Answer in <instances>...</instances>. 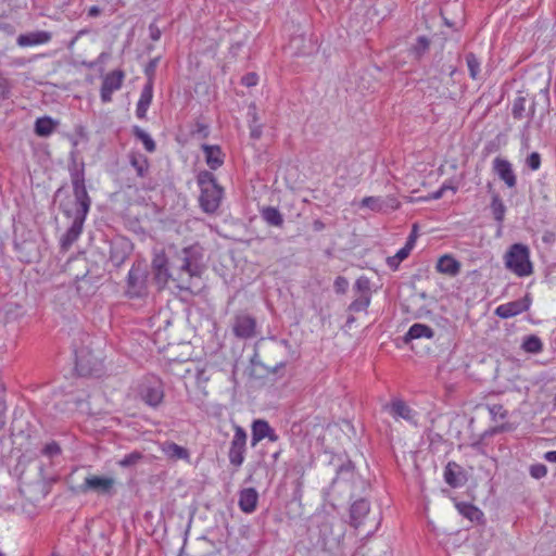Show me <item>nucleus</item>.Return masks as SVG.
I'll return each instance as SVG.
<instances>
[{"mask_svg": "<svg viewBox=\"0 0 556 556\" xmlns=\"http://www.w3.org/2000/svg\"><path fill=\"white\" fill-rule=\"evenodd\" d=\"M67 169L73 187V198L65 195L61 199L59 210L66 218L72 219V225L61 238L62 249H68L79 238L92 203L86 188L84 161L78 162L72 153Z\"/></svg>", "mask_w": 556, "mask_h": 556, "instance_id": "obj_1", "label": "nucleus"}, {"mask_svg": "<svg viewBox=\"0 0 556 556\" xmlns=\"http://www.w3.org/2000/svg\"><path fill=\"white\" fill-rule=\"evenodd\" d=\"M203 248L195 243L184 248L173 261V270H176L174 280L178 281V288L190 290L193 278H200L205 266L203 264Z\"/></svg>", "mask_w": 556, "mask_h": 556, "instance_id": "obj_2", "label": "nucleus"}, {"mask_svg": "<svg viewBox=\"0 0 556 556\" xmlns=\"http://www.w3.org/2000/svg\"><path fill=\"white\" fill-rule=\"evenodd\" d=\"M197 184L200 188L199 205L206 214L218 211L224 198V188L217 182L211 170H201L197 175Z\"/></svg>", "mask_w": 556, "mask_h": 556, "instance_id": "obj_3", "label": "nucleus"}, {"mask_svg": "<svg viewBox=\"0 0 556 556\" xmlns=\"http://www.w3.org/2000/svg\"><path fill=\"white\" fill-rule=\"evenodd\" d=\"M505 266L518 277L532 274L529 248L522 243L513 244L505 254Z\"/></svg>", "mask_w": 556, "mask_h": 556, "instance_id": "obj_4", "label": "nucleus"}, {"mask_svg": "<svg viewBox=\"0 0 556 556\" xmlns=\"http://www.w3.org/2000/svg\"><path fill=\"white\" fill-rule=\"evenodd\" d=\"M137 396L146 405L156 408L164 400V383L156 376H144L137 387Z\"/></svg>", "mask_w": 556, "mask_h": 556, "instance_id": "obj_5", "label": "nucleus"}, {"mask_svg": "<svg viewBox=\"0 0 556 556\" xmlns=\"http://www.w3.org/2000/svg\"><path fill=\"white\" fill-rule=\"evenodd\" d=\"M148 277L147 266L141 262L134 263L127 275L125 294L129 299L146 298L149 293Z\"/></svg>", "mask_w": 556, "mask_h": 556, "instance_id": "obj_6", "label": "nucleus"}, {"mask_svg": "<svg viewBox=\"0 0 556 556\" xmlns=\"http://www.w3.org/2000/svg\"><path fill=\"white\" fill-rule=\"evenodd\" d=\"M247 440L248 435L245 430L240 426H236L235 434L232 437L230 447L228 451V459L230 465L235 467V470H238L244 462L247 452Z\"/></svg>", "mask_w": 556, "mask_h": 556, "instance_id": "obj_7", "label": "nucleus"}, {"mask_svg": "<svg viewBox=\"0 0 556 556\" xmlns=\"http://www.w3.org/2000/svg\"><path fill=\"white\" fill-rule=\"evenodd\" d=\"M115 480L111 477L104 476H88L84 482L79 485L81 493H88L90 491L101 495H113L114 494Z\"/></svg>", "mask_w": 556, "mask_h": 556, "instance_id": "obj_8", "label": "nucleus"}, {"mask_svg": "<svg viewBox=\"0 0 556 556\" xmlns=\"http://www.w3.org/2000/svg\"><path fill=\"white\" fill-rule=\"evenodd\" d=\"M256 319L245 313H239L233 317L232 332L239 339H252L256 336Z\"/></svg>", "mask_w": 556, "mask_h": 556, "instance_id": "obj_9", "label": "nucleus"}, {"mask_svg": "<svg viewBox=\"0 0 556 556\" xmlns=\"http://www.w3.org/2000/svg\"><path fill=\"white\" fill-rule=\"evenodd\" d=\"M125 73L122 70L112 71L103 77L100 89V98L103 103L112 101V94L122 88Z\"/></svg>", "mask_w": 556, "mask_h": 556, "instance_id": "obj_10", "label": "nucleus"}, {"mask_svg": "<svg viewBox=\"0 0 556 556\" xmlns=\"http://www.w3.org/2000/svg\"><path fill=\"white\" fill-rule=\"evenodd\" d=\"M400 201L394 195L387 197H365L361 201V207L369 208L377 213H388L400 207Z\"/></svg>", "mask_w": 556, "mask_h": 556, "instance_id": "obj_11", "label": "nucleus"}, {"mask_svg": "<svg viewBox=\"0 0 556 556\" xmlns=\"http://www.w3.org/2000/svg\"><path fill=\"white\" fill-rule=\"evenodd\" d=\"M384 409L395 419H404L405 421L417 425L418 413L414 410L405 401L402 399H393L389 404L384 406Z\"/></svg>", "mask_w": 556, "mask_h": 556, "instance_id": "obj_12", "label": "nucleus"}, {"mask_svg": "<svg viewBox=\"0 0 556 556\" xmlns=\"http://www.w3.org/2000/svg\"><path fill=\"white\" fill-rule=\"evenodd\" d=\"M531 296L527 293L522 299L507 302L498 305L495 308V315L502 319L515 317L523 312H527L531 306Z\"/></svg>", "mask_w": 556, "mask_h": 556, "instance_id": "obj_13", "label": "nucleus"}, {"mask_svg": "<svg viewBox=\"0 0 556 556\" xmlns=\"http://www.w3.org/2000/svg\"><path fill=\"white\" fill-rule=\"evenodd\" d=\"M535 114V101L519 93L513 101L511 115L514 119L521 121L528 118V124L533 119Z\"/></svg>", "mask_w": 556, "mask_h": 556, "instance_id": "obj_14", "label": "nucleus"}, {"mask_svg": "<svg viewBox=\"0 0 556 556\" xmlns=\"http://www.w3.org/2000/svg\"><path fill=\"white\" fill-rule=\"evenodd\" d=\"M493 170L508 188L513 189L517 186V176L508 160L495 157L493 161Z\"/></svg>", "mask_w": 556, "mask_h": 556, "instance_id": "obj_15", "label": "nucleus"}, {"mask_svg": "<svg viewBox=\"0 0 556 556\" xmlns=\"http://www.w3.org/2000/svg\"><path fill=\"white\" fill-rule=\"evenodd\" d=\"M267 438L271 442L278 441L279 437L264 419H256L252 422L251 445L254 447L263 439Z\"/></svg>", "mask_w": 556, "mask_h": 556, "instance_id": "obj_16", "label": "nucleus"}, {"mask_svg": "<svg viewBox=\"0 0 556 556\" xmlns=\"http://www.w3.org/2000/svg\"><path fill=\"white\" fill-rule=\"evenodd\" d=\"M444 481L453 489L462 488L467 482L463 467L455 462H448L444 468Z\"/></svg>", "mask_w": 556, "mask_h": 556, "instance_id": "obj_17", "label": "nucleus"}, {"mask_svg": "<svg viewBox=\"0 0 556 556\" xmlns=\"http://www.w3.org/2000/svg\"><path fill=\"white\" fill-rule=\"evenodd\" d=\"M152 268H153L155 283L159 286L160 289H162L166 286L169 278H172L174 280V277H176V270H174L173 273H169L168 267H167V258L164 255L156 256L153 260Z\"/></svg>", "mask_w": 556, "mask_h": 556, "instance_id": "obj_18", "label": "nucleus"}, {"mask_svg": "<svg viewBox=\"0 0 556 556\" xmlns=\"http://www.w3.org/2000/svg\"><path fill=\"white\" fill-rule=\"evenodd\" d=\"M201 149L205 155V163L211 170H216L223 166L225 162V153L217 144L204 143Z\"/></svg>", "mask_w": 556, "mask_h": 556, "instance_id": "obj_19", "label": "nucleus"}, {"mask_svg": "<svg viewBox=\"0 0 556 556\" xmlns=\"http://www.w3.org/2000/svg\"><path fill=\"white\" fill-rule=\"evenodd\" d=\"M52 38V34L47 30H37L27 34H21L16 38V43L20 47H30L48 43Z\"/></svg>", "mask_w": 556, "mask_h": 556, "instance_id": "obj_20", "label": "nucleus"}, {"mask_svg": "<svg viewBox=\"0 0 556 556\" xmlns=\"http://www.w3.org/2000/svg\"><path fill=\"white\" fill-rule=\"evenodd\" d=\"M338 464L336 468V477L332 479V484H337L341 481L348 482L354 478L355 475V465L354 463L345 457H337Z\"/></svg>", "mask_w": 556, "mask_h": 556, "instance_id": "obj_21", "label": "nucleus"}, {"mask_svg": "<svg viewBox=\"0 0 556 556\" xmlns=\"http://www.w3.org/2000/svg\"><path fill=\"white\" fill-rule=\"evenodd\" d=\"M258 502V493L254 488H245L239 492L238 505L244 514L255 511Z\"/></svg>", "mask_w": 556, "mask_h": 556, "instance_id": "obj_22", "label": "nucleus"}, {"mask_svg": "<svg viewBox=\"0 0 556 556\" xmlns=\"http://www.w3.org/2000/svg\"><path fill=\"white\" fill-rule=\"evenodd\" d=\"M370 510V504L365 498L356 500L350 507V525L358 528Z\"/></svg>", "mask_w": 556, "mask_h": 556, "instance_id": "obj_23", "label": "nucleus"}, {"mask_svg": "<svg viewBox=\"0 0 556 556\" xmlns=\"http://www.w3.org/2000/svg\"><path fill=\"white\" fill-rule=\"evenodd\" d=\"M153 99V83H146L142 87L139 100L137 102L136 106V116L139 119H146L147 118V112L149 106L152 103Z\"/></svg>", "mask_w": 556, "mask_h": 556, "instance_id": "obj_24", "label": "nucleus"}, {"mask_svg": "<svg viewBox=\"0 0 556 556\" xmlns=\"http://www.w3.org/2000/svg\"><path fill=\"white\" fill-rule=\"evenodd\" d=\"M153 99V83H146L142 87L139 100L137 102L136 106V116L139 119H146L147 118V112L149 106L152 103Z\"/></svg>", "mask_w": 556, "mask_h": 556, "instance_id": "obj_25", "label": "nucleus"}, {"mask_svg": "<svg viewBox=\"0 0 556 556\" xmlns=\"http://www.w3.org/2000/svg\"><path fill=\"white\" fill-rule=\"evenodd\" d=\"M458 513L469 519L472 522L482 523L484 521V515L481 509L471 503L458 502L456 503Z\"/></svg>", "mask_w": 556, "mask_h": 556, "instance_id": "obj_26", "label": "nucleus"}, {"mask_svg": "<svg viewBox=\"0 0 556 556\" xmlns=\"http://www.w3.org/2000/svg\"><path fill=\"white\" fill-rule=\"evenodd\" d=\"M434 337V330L425 324L416 323L410 326L408 331L404 336V342L408 343L412 340L427 338L432 339Z\"/></svg>", "mask_w": 556, "mask_h": 556, "instance_id": "obj_27", "label": "nucleus"}, {"mask_svg": "<svg viewBox=\"0 0 556 556\" xmlns=\"http://www.w3.org/2000/svg\"><path fill=\"white\" fill-rule=\"evenodd\" d=\"M435 268L441 274L454 277L460 271V263L451 255H443L439 258Z\"/></svg>", "mask_w": 556, "mask_h": 556, "instance_id": "obj_28", "label": "nucleus"}, {"mask_svg": "<svg viewBox=\"0 0 556 556\" xmlns=\"http://www.w3.org/2000/svg\"><path fill=\"white\" fill-rule=\"evenodd\" d=\"M128 159L130 165L136 170L137 176L144 178L148 175L150 168L149 159L139 152H130Z\"/></svg>", "mask_w": 556, "mask_h": 556, "instance_id": "obj_29", "label": "nucleus"}, {"mask_svg": "<svg viewBox=\"0 0 556 556\" xmlns=\"http://www.w3.org/2000/svg\"><path fill=\"white\" fill-rule=\"evenodd\" d=\"M490 207H491L493 218L495 219V222L498 225V231H500L503 227V222H504L505 213H506V206L498 193L495 192L492 194Z\"/></svg>", "mask_w": 556, "mask_h": 556, "instance_id": "obj_30", "label": "nucleus"}, {"mask_svg": "<svg viewBox=\"0 0 556 556\" xmlns=\"http://www.w3.org/2000/svg\"><path fill=\"white\" fill-rule=\"evenodd\" d=\"M58 122L50 116L39 117L35 122V134L39 137L50 136L56 128Z\"/></svg>", "mask_w": 556, "mask_h": 556, "instance_id": "obj_31", "label": "nucleus"}, {"mask_svg": "<svg viewBox=\"0 0 556 556\" xmlns=\"http://www.w3.org/2000/svg\"><path fill=\"white\" fill-rule=\"evenodd\" d=\"M543 342L536 334H528L522 338L521 350L529 354H539L543 351Z\"/></svg>", "mask_w": 556, "mask_h": 556, "instance_id": "obj_32", "label": "nucleus"}, {"mask_svg": "<svg viewBox=\"0 0 556 556\" xmlns=\"http://www.w3.org/2000/svg\"><path fill=\"white\" fill-rule=\"evenodd\" d=\"M131 134L132 136L142 142L144 149L149 153H153L156 151V143L153 140V138L144 131L141 127L135 125L131 127Z\"/></svg>", "mask_w": 556, "mask_h": 556, "instance_id": "obj_33", "label": "nucleus"}, {"mask_svg": "<svg viewBox=\"0 0 556 556\" xmlns=\"http://www.w3.org/2000/svg\"><path fill=\"white\" fill-rule=\"evenodd\" d=\"M261 216L269 226L282 227L283 225V216L277 207H264L261 211Z\"/></svg>", "mask_w": 556, "mask_h": 556, "instance_id": "obj_34", "label": "nucleus"}, {"mask_svg": "<svg viewBox=\"0 0 556 556\" xmlns=\"http://www.w3.org/2000/svg\"><path fill=\"white\" fill-rule=\"evenodd\" d=\"M162 451L172 459H187L189 457L188 450L174 442H165Z\"/></svg>", "mask_w": 556, "mask_h": 556, "instance_id": "obj_35", "label": "nucleus"}, {"mask_svg": "<svg viewBox=\"0 0 556 556\" xmlns=\"http://www.w3.org/2000/svg\"><path fill=\"white\" fill-rule=\"evenodd\" d=\"M466 64L471 79L477 80L480 78L481 62L473 52H468L465 55Z\"/></svg>", "mask_w": 556, "mask_h": 556, "instance_id": "obj_36", "label": "nucleus"}, {"mask_svg": "<svg viewBox=\"0 0 556 556\" xmlns=\"http://www.w3.org/2000/svg\"><path fill=\"white\" fill-rule=\"evenodd\" d=\"M353 291L355 295H364L371 298V282L370 279L366 276H361L356 279Z\"/></svg>", "mask_w": 556, "mask_h": 556, "instance_id": "obj_37", "label": "nucleus"}, {"mask_svg": "<svg viewBox=\"0 0 556 556\" xmlns=\"http://www.w3.org/2000/svg\"><path fill=\"white\" fill-rule=\"evenodd\" d=\"M371 302V298L364 295H356V298L348 306V311L351 313L367 312Z\"/></svg>", "mask_w": 556, "mask_h": 556, "instance_id": "obj_38", "label": "nucleus"}, {"mask_svg": "<svg viewBox=\"0 0 556 556\" xmlns=\"http://www.w3.org/2000/svg\"><path fill=\"white\" fill-rule=\"evenodd\" d=\"M143 458V454L139 451H132L126 454L122 459L118 460V465L123 468H128L137 465Z\"/></svg>", "mask_w": 556, "mask_h": 556, "instance_id": "obj_39", "label": "nucleus"}, {"mask_svg": "<svg viewBox=\"0 0 556 556\" xmlns=\"http://www.w3.org/2000/svg\"><path fill=\"white\" fill-rule=\"evenodd\" d=\"M486 408L494 421L504 420L508 416V410L502 404H488Z\"/></svg>", "mask_w": 556, "mask_h": 556, "instance_id": "obj_40", "label": "nucleus"}, {"mask_svg": "<svg viewBox=\"0 0 556 556\" xmlns=\"http://www.w3.org/2000/svg\"><path fill=\"white\" fill-rule=\"evenodd\" d=\"M429 39L426 36H419L415 45L412 47V51L415 54V56L419 59L426 53V51L429 49Z\"/></svg>", "mask_w": 556, "mask_h": 556, "instance_id": "obj_41", "label": "nucleus"}, {"mask_svg": "<svg viewBox=\"0 0 556 556\" xmlns=\"http://www.w3.org/2000/svg\"><path fill=\"white\" fill-rule=\"evenodd\" d=\"M61 452V446L55 441L47 443L41 450V454L50 458L59 456Z\"/></svg>", "mask_w": 556, "mask_h": 556, "instance_id": "obj_42", "label": "nucleus"}, {"mask_svg": "<svg viewBox=\"0 0 556 556\" xmlns=\"http://www.w3.org/2000/svg\"><path fill=\"white\" fill-rule=\"evenodd\" d=\"M529 473L534 479H542L547 475V467L541 463L533 464L529 467Z\"/></svg>", "mask_w": 556, "mask_h": 556, "instance_id": "obj_43", "label": "nucleus"}, {"mask_svg": "<svg viewBox=\"0 0 556 556\" xmlns=\"http://www.w3.org/2000/svg\"><path fill=\"white\" fill-rule=\"evenodd\" d=\"M127 258V254L116 249H111L110 261L115 267H121Z\"/></svg>", "mask_w": 556, "mask_h": 556, "instance_id": "obj_44", "label": "nucleus"}, {"mask_svg": "<svg viewBox=\"0 0 556 556\" xmlns=\"http://www.w3.org/2000/svg\"><path fill=\"white\" fill-rule=\"evenodd\" d=\"M159 63V58L151 59L149 63L144 67V75L147 76V83H153L154 84V76L156 66Z\"/></svg>", "mask_w": 556, "mask_h": 556, "instance_id": "obj_45", "label": "nucleus"}, {"mask_svg": "<svg viewBox=\"0 0 556 556\" xmlns=\"http://www.w3.org/2000/svg\"><path fill=\"white\" fill-rule=\"evenodd\" d=\"M526 165L531 170H538L541 166V155L538 152H532L526 159Z\"/></svg>", "mask_w": 556, "mask_h": 556, "instance_id": "obj_46", "label": "nucleus"}, {"mask_svg": "<svg viewBox=\"0 0 556 556\" xmlns=\"http://www.w3.org/2000/svg\"><path fill=\"white\" fill-rule=\"evenodd\" d=\"M334 291L339 294H344L349 288V281L343 276H338L333 282Z\"/></svg>", "mask_w": 556, "mask_h": 556, "instance_id": "obj_47", "label": "nucleus"}, {"mask_svg": "<svg viewBox=\"0 0 556 556\" xmlns=\"http://www.w3.org/2000/svg\"><path fill=\"white\" fill-rule=\"evenodd\" d=\"M193 134L200 135L202 138H207L210 135L208 125L198 121L195 123V129L193 130Z\"/></svg>", "mask_w": 556, "mask_h": 556, "instance_id": "obj_48", "label": "nucleus"}, {"mask_svg": "<svg viewBox=\"0 0 556 556\" xmlns=\"http://www.w3.org/2000/svg\"><path fill=\"white\" fill-rule=\"evenodd\" d=\"M248 117H249V125L250 124H252V125L260 124V118H258V115H257V112H256L255 104H251L249 106Z\"/></svg>", "mask_w": 556, "mask_h": 556, "instance_id": "obj_49", "label": "nucleus"}, {"mask_svg": "<svg viewBox=\"0 0 556 556\" xmlns=\"http://www.w3.org/2000/svg\"><path fill=\"white\" fill-rule=\"evenodd\" d=\"M417 225H413V229H412V232L409 233L407 240H406V243L405 245L408 247L409 249L413 250L415 243H416V239H417Z\"/></svg>", "mask_w": 556, "mask_h": 556, "instance_id": "obj_50", "label": "nucleus"}, {"mask_svg": "<svg viewBox=\"0 0 556 556\" xmlns=\"http://www.w3.org/2000/svg\"><path fill=\"white\" fill-rule=\"evenodd\" d=\"M262 124H255V125H252L250 124V136L251 138L257 140L261 138L262 136Z\"/></svg>", "mask_w": 556, "mask_h": 556, "instance_id": "obj_51", "label": "nucleus"}, {"mask_svg": "<svg viewBox=\"0 0 556 556\" xmlns=\"http://www.w3.org/2000/svg\"><path fill=\"white\" fill-rule=\"evenodd\" d=\"M242 84L248 86V87L255 86L257 84V76H256V74L250 73V74L243 76Z\"/></svg>", "mask_w": 556, "mask_h": 556, "instance_id": "obj_52", "label": "nucleus"}, {"mask_svg": "<svg viewBox=\"0 0 556 556\" xmlns=\"http://www.w3.org/2000/svg\"><path fill=\"white\" fill-rule=\"evenodd\" d=\"M410 251H412V249H409L408 247L404 245L402 249H400L396 252L395 258H397V261H400V262H403L405 258L408 257Z\"/></svg>", "mask_w": 556, "mask_h": 556, "instance_id": "obj_53", "label": "nucleus"}, {"mask_svg": "<svg viewBox=\"0 0 556 556\" xmlns=\"http://www.w3.org/2000/svg\"><path fill=\"white\" fill-rule=\"evenodd\" d=\"M149 28H150V37H151V39L154 40V41L159 40L160 37H161L160 29L156 26H154L153 24H151Z\"/></svg>", "mask_w": 556, "mask_h": 556, "instance_id": "obj_54", "label": "nucleus"}, {"mask_svg": "<svg viewBox=\"0 0 556 556\" xmlns=\"http://www.w3.org/2000/svg\"><path fill=\"white\" fill-rule=\"evenodd\" d=\"M76 370L79 372V375H87L90 371L84 367L81 359L78 357L76 358Z\"/></svg>", "mask_w": 556, "mask_h": 556, "instance_id": "obj_55", "label": "nucleus"}, {"mask_svg": "<svg viewBox=\"0 0 556 556\" xmlns=\"http://www.w3.org/2000/svg\"><path fill=\"white\" fill-rule=\"evenodd\" d=\"M387 264L390 268L396 269L399 267V265L401 264V262L397 261V258H395V255H393V256L388 257Z\"/></svg>", "mask_w": 556, "mask_h": 556, "instance_id": "obj_56", "label": "nucleus"}, {"mask_svg": "<svg viewBox=\"0 0 556 556\" xmlns=\"http://www.w3.org/2000/svg\"><path fill=\"white\" fill-rule=\"evenodd\" d=\"M543 458L548 463L556 464V451H548L543 455Z\"/></svg>", "mask_w": 556, "mask_h": 556, "instance_id": "obj_57", "label": "nucleus"}, {"mask_svg": "<svg viewBox=\"0 0 556 556\" xmlns=\"http://www.w3.org/2000/svg\"><path fill=\"white\" fill-rule=\"evenodd\" d=\"M511 428L508 424H502L497 427H495L493 430H492V433H502V432H506V431H509Z\"/></svg>", "mask_w": 556, "mask_h": 556, "instance_id": "obj_58", "label": "nucleus"}, {"mask_svg": "<svg viewBox=\"0 0 556 556\" xmlns=\"http://www.w3.org/2000/svg\"><path fill=\"white\" fill-rule=\"evenodd\" d=\"M444 194V188H439L437 191L430 194V199L438 200L441 199Z\"/></svg>", "mask_w": 556, "mask_h": 556, "instance_id": "obj_59", "label": "nucleus"}, {"mask_svg": "<svg viewBox=\"0 0 556 556\" xmlns=\"http://www.w3.org/2000/svg\"><path fill=\"white\" fill-rule=\"evenodd\" d=\"M325 228V224L320 219H316L313 223V229L315 231H321Z\"/></svg>", "mask_w": 556, "mask_h": 556, "instance_id": "obj_60", "label": "nucleus"}, {"mask_svg": "<svg viewBox=\"0 0 556 556\" xmlns=\"http://www.w3.org/2000/svg\"><path fill=\"white\" fill-rule=\"evenodd\" d=\"M440 188H444V192L446 190H452L454 193L457 192V187L453 186L451 182H444Z\"/></svg>", "mask_w": 556, "mask_h": 556, "instance_id": "obj_61", "label": "nucleus"}, {"mask_svg": "<svg viewBox=\"0 0 556 556\" xmlns=\"http://www.w3.org/2000/svg\"><path fill=\"white\" fill-rule=\"evenodd\" d=\"M100 12H101L100 8H99V7L93 5V7H91V8L89 9L88 15H89V16H98V15L100 14Z\"/></svg>", "mask_w": 556, "mask_h": 556, "instance_id": "obj_62", "label": "nucleus"}, {"mask_svg": "<svg viewBox=\"0 0 556 556\" xmlns=\"http://www.w3.org/2000/svg\"><path fill=\"white\" fill-rule=\"evenodd\" d=\"M81 64L87 68L92 70L98 65V61H84Z\"/></svg>", "mask_w": 556, "mask_h": 556, "instance_id": "obj_63", "label": "nucleus"}, {"mask_svg": "<svg viewBox=\"0 0 556 556\" xmlns=\"http://www.w3.org/2000/svg\"><path fill=\"white\" fill-rule=\"evenodd\" d=\"M64 193V186H61L55 192H54V201H58V199Z\"/></svg>", "mask_w": 556, "mask_h": 556, "instance_id": "obj_64", "label": "nucleus"}]
</instances>
